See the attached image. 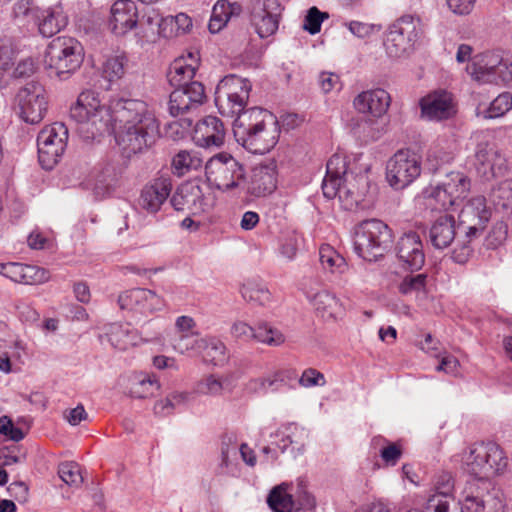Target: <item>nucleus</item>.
I'll list each match as a JSON object with an SVG mask.
<instances>
[{
    "instance_id": "48",
    "label": "nucleus",
    "mask_w": 512,
    "mask_h": 512,
    "mask_svg": "<svg viewBox=\"0 0 512 512\" xmlns=\"http://www.w3.org/2000/svg\"><path fill=\"white\" fill-rule=\"evenodd\" d=\"M204 344V337H199L198 332L181 334L173 340V348L180 354L195 352L199 354L201 345Z\"/></svg>"
},
{
    "instance_id": "6",
    "label": "nucleus",
    "mask_w": 512,
    "mask_h": 512,
    "mask_svg": "<svg viewBox=\"0 0 512 512\" xmlns=\"http://www.w3.org/2000/svg\"><path fill=\"white\" fill-rule=\"evenodd\" d=\"M423 35V24L419 17L403 15L393 22L387 31L385 49L392 58L409 56Z\"/></svg>"
},
{
    "instance_id": "8",
    "label": "nucleus",
    "mask_w": 512,
    "mask_h": 512,
    "mask_svg": "<svg viewBox=\"0 0 512 512\" xmlns=\"http://www.w3.org/2000/svg\"><path fill=\"white\" fill-rule=\"evenodd\" d=\"M251 88L248 79L234 74L225 76L215 91V105L219 113L226 117H238L246 111Z\"/></svg>"
},
{
    "instance_id": "46",
    "label": "nucleus",
    "mask_w": 512,
    "mask_h": 512,
    "mask_svg": "<svg viewBox=\"0 0 512 512\" xmlns=\"http://www.w3.org/2000/svg\"><path fill=\"white\" fill-rule=\"evenodd\" d=\"M319 259L324 269L342 274L347 269L346 260L330 245H323L319 250Z\"/></svg>"
},
{
    "instance_id": "5",
    "label": "nucleus",
    "mask_w": 512,
    "mask_h": 512,
    "mask_svg": "<svg viewBox=\"0 0 512 512\" xmlns=\"http://www.w3.org/2000/svg\"><path fill=\"white\" fill-rule=\"evenodd\" d=\"M393 243L391 229L378 219H368L354 229V251L362 259L372 262L382 258Z\"/></svg>"
},
{
    "instance_id": "59",
    "label": "nucleus",
    "mask_w": 512,
    "mask_h": 512,
    "mask_svg": "<svg viewBox=\"0 0 512 512\" xmlns=\"http://www.w3.org/2000/svg\"><path fill=\"white\" fill-rule=\"evenodd\" d=\"M17 51L10 39L0 40V72L10 70Z\"/></svg>"
},
{
    "instance_id": "14",
    "label": "nucleus",
    "mask_w": 512,
    "mask_h": 512,
    "mask_svg": "<svg viewBox=\"0 0 512 512\" xmlns=\"http://www.w3.org/2000/svg\"><path fill=\"white\" fill-rule=\"evenodd\" d=\"M118 303L121 309L133 313L135 318L147 317L165 307V301L161 296L145 288H135L121 293Z\"/></svg>"
},
{
    "instance_id": "29",
    "label": "nucleus",
    "mask_w": 512,
    "mask_h": 512,
    "mask_svg": "<svg viewBox=\"0 0 512 512\" xmlns=\"http://www.w3.org/2000/svg\"><path fill=\"white\" fill-rule=\"evenodd\" d=\"M454 482L451 474L442 473L435 483V493L426 501L428 512H449L453 502Z\"/></svg>"
},
{
    "instance_id": "11",
    "label": "nucleus",
    "mask_w": 512,
    "mask_h": 512,
    "mask_svg": "<svg viewBox=\"0 0 512 512\" xmlns=\"http://www.w3.org/2000/svg\"><path fill=\"white\" fill-rule=\"evenodd\" d=\"M68 140V128L64 123L55 122L44 127L38 134V158L41 166L52 169L62 157Z\"/></svg>"
},
{
    "instance_id": "43",
    "label": "nucleus",
    "mask_w": 512,
    "mask_h": 512,
    "mask_svg": "<svg viewBox=\"0 0 512 512\" xmlns=\"http://www.w3.org/2000/svg\"><path fill=\"white\" fill-rule=\"evenodd\" d=\"M203 159L196 151H180L172 160V167L179 176L202 167Z\"/></svg>"
},
{
    "instance_id": "20",
    "label": "nucleus",
    "mask_w": 512,
    "mask_h": 512,
    "mask_svg": "<svg viewBox=\"0 0 512 512\" xmlns=\"http://www.w3.org/2000/svg\"><path fill=\"white\" fill-rule=\"evenodd\" d=\"M277 121L276 116L266 109L249 108L235 118L233 122L234 137L237 142H240Z\"/></svg>"
},
{
    "instance_id": "49",
    "label": "nucleus",
    "mask_w": 512,
    "mask_h": 512,
    "mask_svg": "<svg viewBox=\"0 0 512 512\" xmlns=\"http://www.w3.org/2000/svg\"><path fill=\"white\" fill-rule=\"evenodd\" d=\"M491 199L497 209L507 211L512 208V180L507 179L492 190Z\"/></svg>"
},
{
    "instance_id": "44",
    "label": "nucleus",
    "mask_w": 512,
    "mask_h": 512,
    "mask_svg": "<svg viewBox=\"0 0 512 512\" xmlns=\"http://www.w3.org/2000/svg\"><path fill=\"white\" fill-rule=\"evenodd\" d=\"M109 340L118 349L125 350L138 343V335L129 325H113L109 332Z\"/></svg>"
},
{
    "instance_id": "34",
    "label": "nucleus",
    "mask_w": 512,
    "mask_h": 512,
    "mask_svg": "<svg viewBox=\"0 0 512 512\" xmlns=\"http://www.w3.org/2000/svg\"><path fill=\"white\" fill-rule=\"evenodd\" d=\"M6 277L16 283L40 284L48 281L49 272L34 265L8 262Z\"/></svg>"
},
{
    "instance_id": "26",
    "label": "nucleus",
    "mask_w": 512,
    "mask_h": 512,
    "mask_svg": "<svg viewBox=\"0 0 512 512\" xmlns=\"http://www.w3.org/2000/svg\"><path fill=\"white\" fill-rule=\"evenodd\" d=\"M109 25L115 35H125L135 29L138 9L132 0H117L111 6Z\"/></svg>"
},
{
    "instance_id": "24",
    "label": "nucleus",
    "mask_w": 512,
    "mask_h": 512,
    "mask_svg": "<svg viewBox=\"0 0 512 512\" xmlns=\"http://www.w3.org/2000/svg\"><path fill=\"white\" fill-rule=\"evenodd\" d=\"M397 256L400 261L411 270H420L425 263L423 243L418 233L410 231L404 233L396 245Z\"/></svg>"
},
{
    "instance_id": "33",
    "label": "nucleus",
    "mask_w": 512,
    "mask_h": 512,
    "mask_svg": "<svg viewBox=\"0 0 512 512\" xmlns=\"http://www.w3.org/2000/svg\"><path fill=\"white\" fill-rule=\"evenodd\" d=\"M277 185L276 165L274 162L261 164L254 168L250 192L256 197L271 194Z\"/></svg>"
},
{
    "instance_id": "37",
    "label": "nucleus",
    "mask_w": 512,
    "mask_h": 512,
    "mask_svg": "<svg viewBox=\"0 0 512 512\" xmlns=\"http://www.w3.org/2000/svg\"><path fill=\"white\" fill-rule=\"evenodd\" d=\"M456 150L455 141L450 138H438L427 152V162L431 169L436 171L444 164L454 159Z\"/></svg>"
},
{
    "instance_id": "15",
    "label": "nucleus",
    "mask_w": 512,
    "mask_h": 512,
    "mask_svg": "<svg viewBox=\"0 0 512 512\" xmlns=\"http://www.w3.org/2000/svg\"><path fill=\"white\" fill-rule=\"evenodd\" d=\"M21 118L30 124L39 123L47 111L46 92L39 83H28L17 94Z\"/></svg>"
},
{
    "instance_id": "57",
    "label": "nucleus",
    "mask_w": 512,
    "mask_h": 512,
    "mask_svg": "<svg viewBox=\"0 0 512 512\" xmlns=\"http://www.w3.org/2000/svg\"><path fill=\"white\" fill-rule=\"evenodd\" d=\"M508 226L504 221H497L493 224L491 230L486 237V245L488 248L495 249L502 245L507 239Z\"/></svg>"
},
{
    "instance_id": "4",
    "label": "nucleus",
    "mask_w": 512,
    "mask_h": 512,
    "mask_svg": "<svg viewBox=\"0 0 512 512\" xmlns=\"http://www.w3.org/2000/svg\"><path fill=\"white\" fill-rule=\"evenodd\" d=\"M70 117L77 123V132L84 140L94 139L111 129L112 102L106 106L97 92L83 91L71 106Z\"/></svg>"
},
{
    "instance_id": "52",
    "label": "nucleus",
    "mask_w": 512,
    "mask_h": 512,
    "mask_svg": "<svg viewBox=\"0 0 512 512\" xmlns=\"http://www.w3.org/2000/svg\"><path fill=\"white\" fill-rule=\"evenodd\" d=\"M59 477L69 486L79 487L83 482L80 467L75 462H65L59 465Z\"/></svg>"
},
{
    "instance_id": "3",
    "label": "nucleus",
    "mask_w": 512,
    "mask_h": 512,
    "mask_svg": "<svg viewBox=\"0 0 512 512\" xmlns=\"http://www.w3.org/2000/svg\"><path fill=\"white\" fill-rule=\"evenodd\" d=\"M326 168L323 195L328 199L338 197L345 210L356 208L366 191L367 177L348 171L345 157L339 154H334L328 160Z\"/></svg>"
},
{
    "instance_id": "53",
    "label": "nucleus",
    "mask_w": 512,
    "mask_h": 512,
    "mask_svg": "<svg viewBox=\"0 0 512 512\" xmlns=\"http://www.w3.org/2000/svg\"><path fill=\"white\" fill-rule=\"evenodd\" d=\"M426 279V274L408 275L400 283L399 291L404 295L425 293Z\"/></svg>"
},
{
    "instance_id": "10",
    "label": "nucleus",
    "mask_w": 512,
    "mask_h": 512,
    "mask_svg": "<svg viewBox=\"0 0 512 512\" xmlns=\"http://www.w3.org/2000/svg\"><path fill=\"white\" fill-rule=\"evenodd\" d=\"M82 63V47L71 37L51 41L45 53L46 66L59 78L74 72Z\"/></svg>"
},
{
    "instance_id": "22",
    "label": "nucleus",
    "mask_w": 512,
    "mask_h": 512,
    "mask_svg": "<svg viewBox=\"0 0 512 512\" xmlns=\"http://www.w3.org/2000/svg\"><path fill=\"white\" fill-rule=\"evenodd\" d=\"M171 204L177 211L191 210L193 213L209 211L214 205V198L205 196L198 185L181 186L171 198Z\"/></svg>"
},
{
    "instance_id": "36",
    "label": "nucleus",
    "mask_w": 512,
    "mask_h": 512,
    "mask_svg": "<svg viewBox=\"0 0 512 512\" xmlns=\"http://www.w3.org/2000/svg\"><path fill=\"white\" fill-rule=\"evenodd\" d=\"M38 18V29L44 37H52L65 28L68 23V18L61 5L49 7Z\"/></svg>"
},
{
    "instance_id": "7",
    "label": "nucleus",
    "mask_w": 512,
    "mask_h": 512,
    "mask_svg": "<svg viewBox=\"0 0 512 512\" xmlns=\"http://www.w3.org/2000/svg\"><path fill=\"white\" fill-rule=\"evenodd\" d=\"M208 182L223 192H235L246 180L244 166L228 153L211 157L205 165Z\"/></svg>"
},
{
    "instance_id": "51",
    "label": "nucleus",
    "mask_w": 512,
    "mask_h": 512,
    "mask_svg": "<svg viewBox=\"0 0 512 512\" xmlns=\"http://www.w3.org/2000/svg\"><path fill=\"white\" fill-rule=\"evenodd\" d=\"M223 382L213 374L206 375L194 386V392L200 395L218 396L222 393Z\"/></svg>"
},
{
    "instance_id": "35",
    "label": "nucleus",
    "mask_w": 512,
    "mask_h": 512,
    "mask_svg": "<svg viewBox=\"0 0 512 512\" xmlns=\"http://www.w3.org/2000/svg\"><path fill=\"white\" fill-rule=\"evenodd\" d=\"M159 23L161 14L152 7L145 8L141 16H138L135 26V36L142 41L154 42L159 37Z\"/></svg>"
},
{
    "instance_id": "58",
    "label": "nucleus",
    "mask_w": 512,
    "mask_h": 512,
    "mask_svg": "<svg viewBox=\"0 0 512 512\" xmlns=\"http://www.w3.org/2000/svg\"><path fill=\"white\" fill-rule=\"evenodd\" d=\"M294 496L296 497L295 505L297 504L300 509L312 510L316 507V499L308 491L304 480H299L297 482Z\"/></svg>"
},
{
    "instance_id": "21",
    "label": "nucleus",
    "mask_w": 512,
    "mask_h": 512,
    "mask_svg": "<svg viewBox=\"0 0 512 512\" xmlns=\"http://www.w3.org/2000/svg\"><path fill=\"white\" fill-rule=\"evenodd\" d=\"M231 335L243 341L256 340L268 346H280L285 342L283 333L266 322L256 328L243 321H236L231 326Z\"/></svg>"
},
{
    "instance_id": "41",
    "label": "nucleus",
    "mask_w": 512,
    "mask_h": 512,
    "mask_svg": "<svg viewBox=\"0 0 512 512\" xmlns=\"http://www.w3.org/2000/svg\"><path fill=\"white\" fill-rule=\"evenodd\" d=\"M118 176L115 166L105 165L95 176L93 187L96 197H105L111 193L117 184Z\"/></svg>"
},
{
    "instance_id": "28",
    "label": "nucleus",
    "mask_w": 512,
    "mask_h": 512,
    "mask_svg": "<svg viewBox=\"0 0 512 512\" xmlns=\"http://www.w3.org/2000/svg\"><path fill=\"white\" fill-rule=\"evenodd\" d=\"M171 191L172 183L169 178H157L151 184L144 187L139 203L147 212L156 213L167 200Z\"/></svg>"
},
{
    "instance_id": "61",
    "label": "nucleus",
    "mask_w": 512,
    "mask_h": 512,
    "mask_svg": "<svg viewBox=\"0 0 512 512\" xmlns=\"http://www.w3.org/2000/svg\"><path fill=\"white\" fill-rule=\"evenodd\" d=\"M328 18L327 13L319 11L316 7H312L308 10L305 17L304 29L310 34L314 35L321 29V24L324 19Z\"/></svg>"
},
{
    "instance_id": "13",
    "label": "nucleus",
    "mask_w": 512,
    "mask_h": 512,
    "mask_svg": "<svg viewBox=\"0 0 512 512\" xmlns=\"http://www.w3.org/2000/svg\"><path fill=\"white\" fill-rule=\"evenodd\" d=\"M475 166L479 174L490 179L501 176L506 171V159L486 133L476 135Z\"/></svg>"
},
{
    "instance_id": "31",
    "label": "nucleus",
    "mask_w": 512,
    "mask_h": 512,
    "mask_svg": "<svg viewBox=\"0 0 512 512\" xmlns=\"http://www.w3.org/2000/svg\"><path fill=\"white\" fill-rule=\"evenodd\" d=\"M456 238V222L452 215L439 216L429 229V241L435 249L449 247Z\"/></svg>"
},
{
    "instance_id": "1",
    "label": "nucleus",
    "mask_w": 512,
    "mask_h": 512,
    "mask_svg": "<svg viewBox=\"0 0 512 512\" xmlns=\"http://www.w3.org/2000/svg\"><path fill=\"white\" fill-rule=\"evenodd\" d=\"M462 467L477 479L468 483L464 491L461 512H503L500 491L487 481L507 467V457L494 442H476L462 453Z\"/></svg>"
},
{
    "instance_id": "39",
    "label": "nucleus",
    "mask_w": 512,
    "mask_h": 512,
    "mask_svg": "<svg viewBox=\"0 0 512 512\" xmlns=\"http://www.w3.org/2000/svg\"><path fill=\"white\" fill-rule=\"evenodd\" d=\"M290 485L282 483L274 487L268 495L267 503L274 512H292L295 507L293 495L288 492Z\"/></svg>"
},
{
    "instance_id": "9",
    "label": "nucleus",
    "mask_w": 512,
    "mask_h": 512,
    "mask_svg": "<svg viewBox=\"0 0 512 512\" xmlns=\"http://www.w3.org/2000/svg\"><path fill=\"white\" fill-rule=\"evenodd\" d=\"M467 72L479 83L502 84L512 88V60H503L496 52L477 55L467 66Z\"/></svg>"
},
{
    "instance_id": "50",
    "label": "nucleus",
    "mask_w": 512,
    "mask_h": 512,
    "mask_svg": "<svg viewBox=\"0 0 512 512\" xmlns=\"http://www.w3.org/2000/svg\"><path fill=\"white\" fill-rule=\"evenodd\" d=\"M242 13V6L237 3H230L227 0H219L212 9L211 17L228 23L233 17H238Z\"/></svg>"
},
{
    "instance_id": "60",
    "label": "nucleus",
    "mask_w": 512,
    "mask_h": 512,
    "mask_svg": "<svg viewBox=\"0 0 512 512\" xmlns=\"http://www.w3.org/2000/svg\"><path fill=\"white\" fill-rule=\"evenodd\" d=\"M0 434L15 442H19L25 437L22 429L15 426L12 419L7 415L0 417Z\"/></svg>"
},
{
    "instance_id": "32",
    "label": "nucleus",
    "mask_w": 512,
    "mask_h": 512,
    "mask_svg": "<svg viewBox=\"0 0 512 512\" xmlns=\"http://www.w3.org/2000/svg\"><path fill=\"white\" fill-rule=\"evenodd\" d=\"M307 298L314 307L317 315L326 321L337 320L344 314L342 303L329 291L321 290L313 295L307 294Z\"/></svg>"
},
{
    "instance_id": "47",
    "label": "nucleus",
    "mask_w": 512,
    "mask_h": 512,
    "mask_svg": "<svg viewBox=\"0 0 512 512\" xmlns=\"http://www.w3.org/2000/svg\"><path fill=\"white\" fill-rule=\"evenodd\" d=\"M160 385L155 376L149 374H140L132 382L130 393L136 398H146L152 396Z\"/></svg>"
},
{
    "instance_id": "30",
    "label": "nucleus",
    "mask_w": 512,
    "mask_h": 512,
    "mask_svg": "<svg viewBox=\"0 0 512 512\" xmlns=\"http://www.w3.org/2000/svg\"><path fill=\"white\" fill-rule=\"evenodd\" d=\"M279 135L280 126L277 121L265 129H260L256 134H253V136H249L238 143L251 153L265 154L275 147Z\"/></svg>"
},
{
    "instance_id": "64",
    "label": "nucleus",
    "mask_w": 512,
    "mask_h": 512,
    "mask_svg": "<svg viewBox=\"0 0 512 512\" xmlns=\"http://www.w3.org/2000/svg\"><path fill=\"white\" fill-rule=\"evenodd\" d=\"M36 71V62L33 58L27 57L21 59L12 72L15 79L27 78L32 76Z\"/></svg>"
},
{
    "instance_id": "12",
    "label": "nucleus",
    "mask_w": 512,
    "mask_h": 512,
    "mask_svg": "<svg viewBox=\"0 0 512 512\" xmlns=\"http://www.w3.org/2000/svg\"><path fill=\"white\" fill-rule=\"evenodd\" d=\"M421 174V158L413 151L399 150L387 162L386 179L396 190L404 189Z\"/></svg>"
},
{
    "instance_id": "40",
    "label": "nucleus",
    "mask_w": 512,
    "mask_h": 512,
    "mask_svg": "<svg viewBox=\"0 0 512 512\" xmlns=\"http://www.w3.org/2000/svg\"><path fill=\"white\" fill-rule=\"evenodd\" d=\"M443 181L457 204L466 198L470 191V179L462 172L452 171L446 175Z\"/></svg>"
},
{
    "instance_id": "62",
    "label": "nucleus",
    "mask_w": 512,
    "mask_h": 512,
    "mask_svg": "<svg viewBox=\"0 0 512 512\" xmlns=\"http://www.w3.org/2000/svg\"><path fill=\"white\" fill-rule=\"evenodd\" d=\"M345 26L354 36L358 38H368L374 33L380 31V26L361 21H350L345 23Z\"/></svg>"
},
{
    "instance_id": "42",
    "label": "nucleus",
    "mask_w": 512,
    "mask_h": 512,
    "mask_svg": "<svg viewBox=\"0 0 512 512\" xmlns=\"http://www.w3.org/2000/svg\"><path fill=\"white\" fill-rule=\"evenodd\" d=\"M199 354L205 361L214 365H221L227 359L225 344L215 337H204Z\"/></svg>"
},
{
    "instance_id": "38",
    "label": "nucleus",
    "mask_w": 512,
    "mask_h": 512,
    "mask_svg": "<svg viewBox=\"0 0 512 512\" xmlns=\"http://www.w3.org/2000/svg\"><path fill=\"white\" fill-rule=\"evenodd\" d=\"M423 193L428 204L435 210L447 211L454 205H457L449 190L444 186L443 180L437 185L427 187Z\"/></svg>"
},
{
    "instance_id": "63",
    "label": "nucleus",
    "mask_w": 512,
    "mask_h": 512,
    "mask_svg": "<svg viewBox=\"0 0 512 512\" xmlns=\"http://www.w3.org/2000/svg\"><path fill=\"white\" fill-rule=\"evenodd\" d=\"M299 384L303 387H313V386H324L326 384V379L323 373L314 369L308 368L305 369L299 379Z\"/></svg>"
},
{
    "instance_id": "27",
    "label": "nucleus",
    "mask_w": 512,
    "mask_h": 512,
    "mask_svg": "<svg viewBox=\"0 0 512 512\" xmlns=\"http://www.w3.org/2000/svg\"><path fill=\"white\" fill-rule=\"evenodd\" d=\"M353 104L358 112L380 118L388 111L391 97L384 89H372L358 94Z\"/></svg>"
},
{
    "instance_id": "19",
    "label": "nucleus",
    "mask_w": 512,
    "mask_h": 512,
    "mask_svg": "<svg viewBox=\"0 0 512 512\" xmlns=\"http://www.w3.org/2000/svg\"><path fill=\"white\" fill-rule=\"evenodd\" d=\"M421 118L440 122L448 120L457 112L453 95L446 90H438L422 97L419 101Z\"/></svg>"
},
{
    "instance_id": "55",
    "label": "nucleus",
    "mask_w": 512,
    "mask_h": 512,
    "mask_svg": "<svg viewBox=\"0 0 512 512\" xmlns=\"http://www.w3.org/2000/svg\"><path fill=\"white\" fill-rule=\"evenodd\" d=\"M473 238L457 240L456 246L453 248L451 258L455 263L465 264L472 257L474 248L471 244Z\"/></svg>"
},
{
    "instance_id": "23",
    "label": "nucleus",
    "mask_w": 512,
    "mask_h": 512,
    "mask_svg": "<svg viewBox=\"0 0 512 512\" xmlns=\"http://www.w3.org/2000/svg\"><path fill=\"white\" fill-rule=\"evenodd\" d=\"M225 135L223 122L216 116H206L196 123L193 141L199 147L219 148L224 144Z\"/></svg>"
},
{
    "instance_id": "54",
    "label": "nucleus",
    "mask_w": 512,
    "mask_h": 512,
    "mask_svg": "<svg viewBox=\"0 0 512 512\" xmlns=\"http://www.w3.org/2000/svg\"><path fill=\"white\" fill-rule=\"evenodd\" d=\"M512 108V94L504 92L498 95L490 104L486 117L497 118L503 116Z\"/></svg>"
},
{
    "instance_id": "18",
    "label": "nucleus",
    "mask_w": 512,
    "mask_h": 512,
    "mask_svg": "<svg viewBox=\"0 0 512 512\" xmlns=\"http://www.w3.org/2000/svg\"><path fill=\"white\" fill-rule=\"evenodd\" d=\"M205 99V88L199 81L192 82L186 87H176L169 97V113L177 117L193 112L204 103Z\"/></svg>"
},
{
    "instance_id": "17",
    "label": "nucleus",
    "mask_w": 512,
    "mask_h": 512,
    "mask_svg": "<svg viewBox=\"0 0 512 512\" xmlns=\"http://www.w3.org/2000/svg\"><path fill=\"white\" fill-rule=\"evenodd\" d=\"M281 6L278 0H255L250 12V22L261 38L273 35L279 26Z\"/></svg>"
},
{
    "instance_id": "16",
    "label": "nucleus",
    "mask_w": 512,
    "mask_h": 512,
    "mask_svg": "<svg viewBox=\"0 0 512 512\" xmlns=\"http://www.w3.org/2000/svg\"><path fill=\"white\" fill-rule=\"evenodd\" d=\"M459 227L465 230L466 238H476L481 235L486 224L491 219V209L483 196L468 200L462 207L459 216Z\"/></svg>"
},
{
    "instance_id": "56",
    "label": "nucleus",
    "mask_w": 512,
    "mask_h": 512,
    "mask_svg": "<svg viewBox=\"0 0 512 512\" xmlns=\"http://www.w3.org/2000/svg\"><path fill=\"white\" fill-rule=\"evenodd\" d=\"M103 73L109 81L120 79L125 73V57L114 56L107 59L104 64Z\"/></svg>"
},
{
    "instance_id": "2",
    "label": "nucleus",
    "mask_w": 512,
    "mask_h": 512,
    "mask_svg": "<svg viewBox=\"0 0 512 512\" xmlns=\"http://www.w3.org/2000/svg\"><path fill=\"white\" fill-rule=\"evenodd\" d=\"M112 125L115 140L128 156L152 147L160 136L154 110L140 99L112 100Z\"/></svg>"
},
{
    "instance_id": "45",
    "label": "nucleus",
    "mask_w": 512,
    "mask_h": 512,
    "mask_svg": "<svg viewBox=\"0 0 512 512\" xmlns=\"http://www.w3.org/2000/svg\"><path fill=\"white\" fill-rule=\"evenodd\" d=\"M241 295L245 301L264 306L271 301V293L268 288L253 281L243 284L240 289Z\"/></svg>"
},
{
    "instance_id": "25",
    "label": "nucleus",
    "mask_w": 512,
    "mask_h": 512,
    "mask_svg": "<svg viewBox=\"0 0 512 512\" xmlns=\"http://www.w3.org/2000/svg\"><path fill=\"white\" fill-rule=\"evenodd\" d=\"M199 53L189 51L186 55L176 58L170 65L167 78L173 87L190 85L199 67Z\"/></svg>"
}]
</instances>
